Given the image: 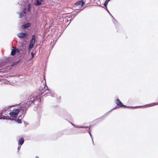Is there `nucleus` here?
Here are the masks:
<instances>
[{"label":"nucleus","mask_w":158,"mask_h":158,"mask_svg":"<svg viewBox=\"0 0 158 158\" xmlns=\"http://www.w3.org/2000/svg\"><path fill=\"white\" fill-rule=\"evenodd\" d=\"M24 140L23 137L20 138L18 141V145H22L24 142Z\"/></svg>","instance_id":"obj_10"},{"label":"nucleus","mask_w":158,"mask_h":158,"mask_svg":"<svg viewBox=\"0 0 158 158\" xmlns=\"http://www.w3.org/2000/svg\"><path fill=\"white\" fill-rule=\"evenodd\" d=\"M43 0H36V2L34 3V5L36 6H39L41 4V2Z\"/></svg>","instance_id":"obj_11"},{"label":"nucleus","mask_w":158,"mask_h":158,"mask_svg":"<svg viewBox=\"0 0 158 158\" xmlns=\"http://www.w3.org/2000/svg\"><path fill=\"white\" fill-rule=\"evenodd\" d=\"M6 110H3V111H6Z\"/></svg>","instance_id":"obj_30"},{"label":"nucleus","mask_w":158,"mask_h":158,"mask_svg":"<svg viewBox=\"0 0 158 158\" xmlns=\"http://www.w3.org/2000/svg\"><path fill=\"white\" fill-rule=\"evenodd\" d=\"M31 40H32L33 41H35V35H33L32 36V39Z\"/></svg>","instance_id":"obj_19"},{"label":"nucleus","mask_w":158,"mask_h":158,"mask_svg":"<svg viewBox=\"0 0 158 158\" xmlns=\"http://www.w3.org/2000/svg\"><path fill=\"white\" fill-rule=\"evenodd\" d=\"M40 91L39 93V95H42L43 93H45L44 94V95L48 94L46 96L50 95L52 97H54L55 96V94L51 93L50 92V90L48 89L47 85H45L44 89H42L41 90L40 89Z\"/></svg>","instance_id":"obj_3"},{"label":"nucleus","mask_w":158,"mask_h":158,"mask_svg":"<svg viewBox=\"0 0 158 158\" xmlns=\"http://www.w3.org/2000/svg\"><path fill=\"white\" fill-rule=\"evenodd\" d=\"M88 133H89V135L91 138V139H92V142H93V143H94V142H93V137H92V135L91 133V132H90V131L89 130H88Z\"/></svg>","instance_id":"obj_20"},{"label":"nucleus","mask_w":158,"mask_h":158,"mask_svg":"<svg viewBox=\"0 0 158 158\" xmlns=\"http://www.w3.org/2000/svg\"><path fill=\"white\" fill-rule=\"evenodd\" d=\"M35 41H32V40H31L30 42L29 47H30V48H32L34 46V45L35 43Z\"/></svg>","instance_id":"obj_12"},{"label":"nucleus","mask_w":158,"mask_h":158,"mask_svg":"<svg viewBox=\"0 0 158 158\" xmlns=\"http://www.w3.org/2000/svg\"><path fill=\"white\" fill-rule=\"evenodd\" d=\"M31 58H33L35 55V53H33V52H31Z\"/></svg>","instance_id":"obj_23"},{"label":"nucleus","mask_w":158,"mask_h":158,"mask_svg":"<svg viewBox=\"0 0 158 158\" xmlns=\"http://www.w3.org/2000/svg\"><path fill=\"white\" fill-rule=\"evenodd\" d=\"M71 123V124H72L73 126H75V125L73 124V123Z\"/></svg>","instance_id":"obj_27"},{"label":"nucleus","mask_w":158,"mask_h":158,"mask_svg":"<svg viewBox=\"0 0 158 158\" xmlns=\"http://www.w3.org/2000/svg\"><path fill=\"white\" fill-rule=\"evenodd\" d=\"M32 3V0H20V2H18V3L24 6L22 12L24 14H26V11L29 12H30L31 5Z\"/></svg>","instance_id":"obj_2"},{"label":"nucleus","mask_w":158,"mask_h":158,"mask_svg":"<svg viewBox=\"0 0 158 158\" xmlns=\"http://www.w3.org/2000/svg\"><path fill=\"white\" fill-rule=\"evenodd\" d=\"M110 14V15L111 16V17L113 18V16L110 13H109Z\"/></svg>","instance_id":"obj_28"},{"label":"nucleus","mask_w":158,"mask_h":158,"mask_svg":"<svg viewBox=\"0 0 158 158\" xmlns=\"http://www.w3.org/2000/svg\"><path fill=\"white\" fill-rule=\"evenodd\" d=\"M75 127L79 128H89L90 127H88V126H80L79 125H77L75 126Z\"/></svg>","instance_id":"obj_15"},{"label":"nucleus","mask_w":158,"mask_h":158,"mask_svg":"<svg viewBox=\"0 0 158 158\" xmlns=\"http://www.w3.org/2000/svg\"><path fill=\"white\" fill-rule=\"evenodd\" d=\"M18 14L19 15V18H22L23 16V13L21 12H19L18 13Z\"/></svg>","instance_id":"obj_17"},{"label":"nucleus","mask_w":158,"mask_h":158,"mask_svg":"<svg viewBox=\"0 0 158 158\" xmlns=\"http://www.w3.org/2000/svg\"><path fill=\"white\" fill-rule=\"evenodd\" d=\"M17 36L19 38H25L27 36V34L26 33L20 32L17 35Z\"/></svg>","instance_id":"obj_6"},{"label":"nucleus","mask_w":158,"mask_h":158,"mask_svg":"<svg viewBox=\"0 0 158 158\" xmlns=\"http://www.w3.org/2000/svg\"><path fill=\"white\" fill-rule=\"evenodd\" d=\"M36 158H39V157L38 156H36Z\"/></svg>","instance_id":"obj_29"},{"label":"nucleus","mask_w":158,"mask_h":158,"mask_svg":"<svg viewBox=\"0 0 158 158\" xmlns=\"http://www.w3.org/2000/svg\"><path fill=\"white\" fill-rule=\"evenodd\" d=\"M116 103L117 104V105L119 107H125L127 108H138L139 107L142 106H125L124 105H123L122 103L121 102L120 100L118 99L116 100Z\"/></svg>","instance_id":"obj_5"},{"label":"nucleus","mask_w":158,"mask_h":158,"mask_svg":"<svg viewBox=\"0 0 158 158\" xmlns=\"http://www.w3.org/2000/svg\"><path fill=\"white\" fill-rule=\"evenodd\" d=\"M107 11H108V12L109 13H110V12H109V11L107 9Z\"/></svg>","instance_id":"obj_31"},{"label":"nucleus","mask_w":158,"mask_h":158,"mask_svg":"<svg viewBox=\"0 0 158 158\" xmlns=\"http://www.w3.org/2000/svg\"><path fill=\"white\" fill-rule=\"evenodd\" d=\"M12 48L13 49L11 52V55L14 56L16 52L19 53L20 52V51L18 48H16L13 47Z\"/></svg>","instance_id":"obj_7"},{"label":"nucleus","mask_w":158,"mask_h":158,"mask_svg":"<svg viewBox=\"0 0 158 158\" xmlns=\"http://www.w3.org/2000/svg\"><path fill=\"white\" fill-rule=\"evenodd\" d=\"M110 1V0H106L105 1L104 4V6L106 7L107 8V5L108 2Z\"/></svg>","instance_id":"obj_16"},{"label":"nucleus","mask_w":158,"mask_h":158,"mask_svg":"<svg viewBox=\"0 0 158 158\" xmlns=\"http://www.w3.org/2000/svg\"><path fill=\"white\" fill-rule=\"evenodd\" d=\"M112 21L113 23L115 25H116L117 24L118 22L115 19L114 17H113Z\"/></svg>","instance_id":"obj_18"},{"label":"nucleus","mask_w":158,"mask_h":158,"mask_svg":"<svg viewBox=\"0 0 158 158\" xmlns=\"http://www.w3.org/2000/svg\"><path fill=\"white\" fill-rule=\"evenodd\" d=\"M117 108V106H116V107H114V108L113 109H112L111 110H114L116 108Z\"/></svg>","instance_id":"obj_26"},{"label":"nucleus","mask_w":158,"mask_h":158,"mask_svg":"<svg viewBox=\"0 0 158 158\" xmlns=\"http://www.w3.org/2000/svg\"><path fill=\"white\" fill-rule=\"evenodd\" d=\"M20 147H21V146H19V147H18V149H17L18 150H19V149H20Z\"/></svg>","instance_id":"obj_25"},{"label":"nucleus","mask_w":158,"mask_h":158,"mask_svg":"<svg viewBox=\"0 0 158 158\" xmlns=\"http://www.w3.org/2000/svg\"><path fill=\"white\" fill-rule=\"evenodd\" d=\"M31 48H30V47H29V46L28 47V50H29V52H30V50L31 49Z\"/></svg>","instance_id":"obj_24"},{"label":"nucleus","mask_w":158,"mask_h":158,"mask_svg":"<svg viewBox=\"0 0 158 158\" xmlns=\"http://www.w3.org/2000/svg\"><path fill=\"white\" fill-rule=\"evenodd\" d=\"M17 122L18 123H22L21 120L20 119H18L17 120Z\"/></svg>","instance_id":"obj_21"},{"label":"nucleus","mask_w":158,"mask_h":158,"mask_svg":"<svg viewBox=\"0 0 158 158\" xmlns=\"http://www.w3.org/2000/svg\"><path fill=\"white\" fill-rule=\"evenodd\" d=\"M157 105H158V102H154L146 105H145L144 106H148L149 107H150Z\"/></svg>","instance_id":"obj_14"},{"label":"nucleus","mask_w":158,"mask_h":158,"mask_svg":"<svg viewBox=\"0 0 158 158\" xmlns=\"http://www.w3.org/2000/svg\"><path fill=\"white\" fill-rule=\"evenodd\" d=\"M109 114V113H106V114H105L102 117H103V118H105V117H106V116H107V115H108Z\"/></svg>","instance_id":"obj_22"},{"label":"nucleus","mask_w":158,"mask_h":158,"mask_svg":"<svg viewBox=\"0 0 158 158\" xmlns=\"http://www.w3.org/2000/svg\"><path fill=\"white\" fill-rule=\"evenodd\" d=\"M36 98L32 95L27 96L26 97V100L24 102L21 103V110H22V114L23 117L25 116L27 110V108L29 106L36 100Z\"/></svg>","instance_id":"obj_1"},{"label":"nucleus","mask_w":158,"mask_h":158,"mask_svg":"<svg viewBox=\"0 0 158 158\" xmlns=\"http://www.w3.org/2000/svg\"><path fill=\"white\" fill-rule=\"evenodd\" d=\"M20 112H21L22 114L20 116H19V117H21L22 118H23L24 117H23V115L22 114V110H21V106L19 109H14L12 111L10 112L9 114L10 115V116L14 118H16L17 117L19 113Z\"/></svg>","instance_id":"obj_4"},{"label":"nucleus","mask_w":158,"mask_h":158,"mask_svg":"<svg viewBox=\"0 0 158 158\" xmlns=\"http://www.w3.org/2000/svg\"><path fill=\"white\" fill-rule=\"evenodd\" d=\"M0 119L10 120H15V121H16V120L15 119L12 118L10 117L6 118V117H0Z\"/></svg>","instance_id":"obj_13"},{"label":"nucleus","mask_w":158,"mask_h":158,"mask_svg":"<svg viewBox=\"0 0 158 158\" xmlns=\"http://www.w3.org/2000/svg\"><path fill=\"white\" fill-rule=\"evenodd\" d=\"M31 24L30 23H28L26 24L23 25L22 27L23 29H26L31 26Z\"/></svg>","instance_id":"obj_9"},{"label":"nucleus","mask_w":158,"mask_h":158,"mask_svg":"<svg viewBox=\"0 0 158 158\" xmlns=\"http://www.w3.org/2000/svg\"><path fill=\"white\" fill-rule=\"evenodd\" d=\"M85 1L84 0H81L76 2L75 3V6H79V7H81L85 4Z\"/></svg>","instance_id":"obj_8"}]
</instances>
